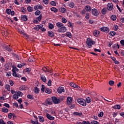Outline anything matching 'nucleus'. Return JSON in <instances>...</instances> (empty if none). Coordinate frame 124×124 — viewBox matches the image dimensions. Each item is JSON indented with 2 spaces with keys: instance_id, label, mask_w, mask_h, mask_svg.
Listing matches in <instances>:
<instances>
[{
  "instance_id": "1",
  "label": "nucleus",
  "mask_w": 124,
  "mask_h": 124,
  "mask_svg": "<svg viewBox=\"0 0 124 124\" xmlns=\"http://www.w3.org/2000/svg\"><path fill=\"white\" fill-rule=\"evenodd\" d=\"M64 99V97L63 96H61L58 98L56 96L52 97V100L54 102V104H59V103H61Z\"/></svg>"
},
{
  "instance_id": "42",
  "label": "nucleus",
  "mask_w": 124,
  "mask_h": 124,
  "mask_svg": "<svg viewBox=\"0 0 124 124\" xmlns=\"http://www.w3.org/2000/svg\"><path fill=\"white\" fill-rule=\"evenodd\" d=\"M70 86H71V87H73V88H77V87H78L76 84L72 82L70 83Z\"/></svg>"
},
{
  "instance_id": "33",
  "label": "nucleus",
  "mask_w": 124,
  "mask_h": 124,
  "mask_svg": "<svg viewBox=\"0 0 124 124\" xmlns=\"http://www.w3.org/2000/svg\"><path fill=\"white\" fill-rule=\"evenodd\" d=\"M110 19L112 21H116V20H117V16L115 15H112L110 16Z\"/></svg>"
},
{
  "instance_id": "52",
  "label": "nucleus",
  "mask_w": 124,
  "mask_h": 124,
  "mask_svg": "<svg viewBox=\"0 0 124 124\" xmlns=\"http://www.w3.org/2000/svg\"><path fill=\"white\" fill-rule=\"evenodd\" d=\"M85 18L86 19V20H89V19H90V14L89 13H86Z\"/></svg>"
},
{
  "instance_id": "31",
  "label": "nucleus",
  "mask_w": 124,
  "mask_h": 124,
  "mask_svg": "<svg viewBox=\"0 0 124 124\" xmlns=\"http://www.w3.org/2000/svg\"><path fill=\"white\" fill-rule=\"evenodd\" d=\"M39 122L40 123H43L44 122V118L42 116H38Z\"/></svg>"
},
{
  "instance_id": "27",
  "label": "nucleus",
  "mask_w": 124,
  "mask_h": 124,
  "mask_svg": "<svg viewBox=\"0 0 124 124\" xmlns=\"http://www.w3.org/2000/svg\"><path fill=\"white\" fill-rule=\"evenodd\" d=\"M56 26L58 27V28L61 29V28L63 26V24L62 22H57L56 23Z\"/></svg>"
},
{
  "instance_id": "32",
  "label": "nucleus",
  "mask_w": 124,
  "mask_h": 124,
  "mask_svg": "<svg viewBox=\"0 0 124 124\" xmlns=\"http://www.w3.org/2000/svg\"><path fill=\"white\" fill-rule=\"evenodd\" d=\"M68 5L71 8H73L75 6V4L73 2H70Z\"/></svg>"
},
{
  "instance_id": "28",
  "label": "nucleus",
  "mask_w": 124,
  "mask_h": 124,
  "mask_svg": "<svg viewBox=\"0 0 124 124\" xmlns=\"http://www.w3.org/2000/svg\"><path fill=\"white\" fill-rule=\"evenodd\" d=\"M66 35L67 37H69V38H72V34H71L69 31L66 32Z\"/></svg>"
},
{
  "instance_id": "64",
  "label": "nucleus",
  "mask_w": 124,
  "mask_h": 124,
  "mask_svg": "<svg viewBox=\"0 0 124 124\" xmlns=\"http://www.w3.org/2000/svg\"><path fill=\"white\" fill-rule=\"evenodd\" d=\"M0 124H6V123L4 122L2 119H0Z\"/></svg>"
},
{
  "instance_id": "47",
  "label": "nucleus",
  "mask_w": 124,
  "mask_h": 124,
  "mask_svg": "<svg viewBox=\"0 0 124 124\" xmlns=\"http://www.w3.org/2000/svg\"><path fill=\"white\" fill-rule=\"evenodd\" d=\"M62 23H63L64 24H66L67 20L64 17H62Z\"/></svg>"
},
{
  "instance_id": "36",
  "label": "nucleus",
  "mask_w": 124,
  "mask_h": 124,
  "mask_svg": "<svg viewBox=\"0 0 124 124\" xmlns=\"http://www.w3.org/2000/svg\"><path fill=\"white\" fill-rule=\"evenodd\" d=\"M13 98L15 100H17V99L19 98V96L17 95V94H15L13 95Z\"/></svg>"
},
{
  "instance_id": "7",
  "label": "nucleus",
  "mask_w": 124,
  "mask_h": 124,
  "mask_svg": "<svg viewBox=\"0 0 124 124\" xmlns=\"http://www.w3.org/2000/svg\"><path fill=\"white\" fill-rule=\"evenodd\" d=\"M57 92L58 93H64V87H59L57 89Z\"/></svg>"
},
{
  "instance_id": "43",
  "label": "nucleus",
  "mask_w": 124,
  "mask_h": 124,
  "mask_svg": "<svg viewBox=\"0 0 124 124\" xmlns=\"http://www.w3.org/2000/svg\"><path fill=\"white\" fill-rule=\"evenodd\" d=\"M41 13V12L40 11H39V10H37L35 12V13H34V14H35V15L36 16H39V15H40V14Z\"/></svg>"
},
{
  "instance_id": "44",
  "label": "nucleus",
  "mask_w": 124,
  "mask_h": 124,
  "mask_svg": "<svg viewBox=\"0 0 124 124\" xmlns=\"http://www.w3.org/2000/svg\"><path fill=\"white\" fill-rule=\"evenodd\" d=\"M48 28L49 30H53V28H54V25L52 23H49L48 24Z\"/></svg>"
},
{
  "instance_id": "35",
  "label": "nucleus",
  "mask_w": 124,
  "mask_h": 124,
  "mask_svg": "<svg viewBox=\"0 0 124 124\" xmlns=\"http://www.w3.org/2000/svg\"><path fill=\"white\" fill-rule=\"evenodd\" d=\"M112 108H113V109H118L119 110H120V109H121V106H120L119 105H116L114 106Z\"/></svg>"
},
{
  "instance_id": "24",
  "label": "nucleus",
  "mask_w": 124,
  "mask_h": 124,
  "mask_svg": "<svg viewBox=\"0 0 124 124\" xmlns=\"http://www.w3.org/2000/svg\"><path fill=\"white\" fill-rule=\"evenodd\" d=\"M41 79L42 80V81L45 82H46L47 78H46V77H45V75H42L41 76Z\"/></svg>"
},
{
  "instance_id": "14",
  "label": "nucleus",
  "mask_w": 124,
  "mask_h": 124,
  "mask_svg": "<svg viewBox=\"0 0 124 124\" xmlns=\"http://www.w3.org/2000/svg\"><path fill=\"white\" fill-rule=\"evenodd\" d=\"M73 101V98L71 97H68L67 98V104H70V103H72V101Z\"/></svg>"
},
{
  "instance_id": "54",
  "label": "nucleus",
  "mask_w": 124,
  "mask_h": 124,
  "mask_svg": "<svg viewBox=\"0 0 124 124\" xmlns=\"http://www.w3.org/2000/svg\"><path fill=\"white\" fill-rule=\"evenodd\" d=\"M6 12L8 15H10V13H11V10L10 9H7L6 10Z\"/></svg>"
},
{
  "instance_id": "51",
  "label": "nucleus",
  "mask_w": 124,
  "mask_h": 124,
  "mask_svg": "<svg viewBox=\"0 0 124 124\" xmlns=\"http://www.w3.org/2000/svg\"><path fill=\"white\" fill-rule=\"evenodd\" d=\"M27 97L29 99H33V95H32L28 94L27 95Z\"/></svg>"
},
{
  "instance_id": "37",
  "label": "nucleus",
  "mask_w": 124,
  "mask_h": 124,
  "mask_svg": "<svg viewBox=\"0 0 124 124\" xmlns=\"http://www.w3.org/2000/svg\"><path fill=\"white\" fill-rule=\"evenodd\" d=\"M74 115L75 116H82V115H83V113L82 112H74Z\"/></svg>"
},
{
  "instance_id": "30",
  "label": "nucleus",
  "mask_w": 124,
  "mask_h": 124,
  "mask_svg": "<svg viewBox=\"0 0 124 124\" xmlns=\"http://www.w3.org/2000/svg\"><path fill=\"white\" fill-rule=\"evenodd\" d=\"M27 10L29 12H32L33 11V8L29 6L27 7Z\"/></svg>"
},
{
  "instance_id": "46",
  "label": "nucleus",
  "mask_w": 124,
  "mask_h": 124,
  "mask_svg": "<svg viewBox=\"0 0 124 124\" xmlns=\"http://www.w3.org/2000/svg\"><path fill=\"white\" fill-rule=\"evenodd\" d=\"M109 86H114V84H115V82L113 80H110L108 82Z\"/></svg>"
},
{
  "instance_id": "50",
  "label": "nucleus",
  "mask_w": 124,
  "mask_h": 124,
  "mask_svg": "<svg viewBox=\"0 0 124 124\" xmlns=\"http://www.w3.org/2000/svg\"><path fill=\"white\" fill-rule=\"evenodd\" d=\"M25 72H31V68H26L25 69Z\"/></svg>"
},
{
  "instance_id": "48",
  "label": "nucleus",
  "mask_w": 124,
  "mask_h": 124,
  "mask_svg": "<svg viewBox=\"0 0 124 124\" xmlns=\"http://www.w3.org/2000/svg\"><path fill=\"white\" fill-rule=\"evenodd\" d=\"M103 115H104L103 111H101L98 114V116L99 118H102L103 117Z\"/></svg>"
},
{
  "instance_id": "58",
  "label": "nucleus",
  "mask_w": 124,
  "mask_h": 124,
  "mask_svg": "<svg viewBox=\"0 0 124 124\" xmlns=\"http://www.w3.org/2000/svg\"><path fill=\"white\" fill-rule=\"evenodd\" d=\"M26 11H27V9L26 8H22L21 9V12L25 14L26 13Z\"/></svg>"
},
{
  "instance_id": "39",
  "label": "nucleus",
  "mask_w": 124,
  "mask_h": 124,
  "mask_svg": "<svg viewBox=\"0 0 124 124\" xmlns=\"http://www.w3.org/2000/svg\"><path fill=\"white\" fill-rule=\"evenodd\" d=\"M49 69V67H43L42 68V70H43V71H44V72H45L46 73L48 72V70Z\"/></svg>"
},
{
  "instance_id": "3",
  "label": "nucleus",
  "mask_w": 124,
  "mask_h": 124,
  "mask_svg": "<svg viewBox=\"0 0 124 124\" xmlns=\"http://www.w3.org/2000/svg\"><path fill=\"white\" fill-rule=\"evenodd\" d=\"M78 103H79V104H80V105H82V106H87V103H86V100L84 99H78Z\"/></svg>"
},
{
  "instance_id": "13",
  "label": "nucleus",
  "mask_w": 124,
  "mask_h": 124,
  "mask_svg": "<svg viewBox=\"0 0 124 124\" xmlns=\"http://www.w3.org/2000/svg\"><path fill=\"white\" fill-rule=\"evenodd\" d=\"M85 10L87 12H91V11H92V7H91V6L87 5L85 6Z\"/></svg>"
},
{
  "instance_id": "6",
  "label": "nucleus",
  "mask_w": 124,
  "mask_h": 124,
  "mask_svg": "<svg viewBox=\"0 0 124 124\" xmlns=\"http://www.w3.org/2000/svg\"><path fill=\"white\" fill-rule=\"evenodd\" d=\"M51 98H47L46 100L45 103L46 105H52L53 103Z\"/></svg>"
},
{
  "instance_id": "11",
  "label": "nucleus",
  "mask_w": 124,
  "mask_h": 124,
  "mask_svg": "<svg viewBox=\"0 0 124 124\" xmlns=\"http://www.w3.org/2000/svg\"><path fill=\"white\" fill-rule=\"evenodd\" d=\"M93 34L94 36L97 37V36L100 34V32H99V31L98 30H94L93 31Z\"/></svg>"
},
{
  "instance_id": "2",
  "label": "nucleus",
  "mask_w": 124,
  "mask_h": 124,
  "mask_svg": "<svg viewBox=\"0 0 124 124\" xmlns=\"http://www.w3.org/2000/svg\"><path fill=\"white\" fill-rule=\"evenodd\" d=\"M86 44L88 46V48H92V47H93V45H94V44H95V42L93 41L92 39L88 38L86 41Z\"/></svg>"
},
{
  "instance_id": "61",
  "label": "nucleus",
  "mask_w": 124,
  "mask_h": 124,
  "mask_svg": "<svg viewBox=\"0 0 124 124\" xmlns=\"http://www.w3.org/2000/svg\"><path fill=\"white\" fill-rule=\"evenodd\" d=\"M3 106L6 107V108H10V106L8 103H4Z\"/></svg>"
},
{
  "instance_id": "17",
  "label": "nucleus",
  "mask_w": 124,
  "mask_h": 124,
  "mask_svg": "<svg viewBox=\"0 0 124 124\" xmlns=\"http://www.w3.org/2000/svg\"><path fill=\"white\" fill-rule=\"evenodd\" d=\"M47 35L50 37H54V36H55V34H54V32L52 31H49L47 32Z\"/></svg>"
},
{
  "instance_id": "22",
  "label": "nucleus",
  "mask_w": 124,
  "mask_h": 124,
  "mask_svg": "<svg viewBox=\"0 0 124 124\" xmlns=\"http://www.w3.org/2000/svg\"><path fill=\"white\" fill-rule=\"evenodd\" d=\"M70 109H73L75 107V104L72 103L67 104Z\"/></svg>"
},
{
  "instance_id": "12",
  "label": "nucleus",
  "mask_w": 124,
  "mask_h": 124,
  "mask_svg": "<svg viewBox=\"0 0 124 124\" xmlns=\"http://www.w3.org/2000/svg\"><path fill=\"white\" fill-rule=\"evenodd\" d=\"M43 7V6L41 4H38L34 6V9H35V10H38V9H42Z\"/></svg>"
},
{
  "instance_id": "4",
  "label": "nucleus",
  "mask_w": 124,
  "mask_h": 124,
  "mask_svg": "<svg viewBox=\"0 0 124 124\" xmlns=\"http://www.w3.org/2000/svg\"><path fill=\"white\" fill-rule=\"evenodd\" d=\"M92 14L93 15V16H96V17H97V16H98L99 15L98 13V11L95 8H93L92 10Z\"/></svg>"
},
{
  "instance_id": "34",
  "label": "nucleus",
  "mask_w": 124,
  "mask_h": 124,
  "mask_svg": "<svg viewBox=\"0 0 124 124\" xmlns=\"http://www.w3.org/2000/svg\"><path fill=\"white\" fill-rule=\"evenodd\" d=\"M50 10L51 11H53V12H55V13H56V12H58L59 11V10L58 9L55 8V7H52L50 8Z\"/></svg>"
},
{
  "instance_id": "59",
  "label": "nucleus",
  "mask_w": 124,
  "mask_h": 124,
  "mask_svg": "<svg viewBox=\"0 0 124 124\" xmlns=\"http://www.w3.org/2000/svg\"><path fill=\"white\" fill-rule=\"evenodd\" d=\"M109 34L111 35V36H114L116 34V32L115 31H110L109 32Z\"/></svg>"
},
{
  "instance_id": "57",
  "label": "nucleus",
  "mask_w": 124,
  "mask_h": 124,
  "mask_svg": "<svg viewBox=\"0 0 124 124\" xmlns=\"http://www.w3.org/2000/svg\"><path fill=\"white\" fill-rule=\"evenodd\" d=\"M31 124H41L38 123V122H37V121H33V120H31Z\"/></svg>"
},
{
  "instance_id": "18",
  "label": "nucleus",
  "mask_w": 124,
  "mask_h": 124,
  "mask_svg": "<svg viewBox=\"0 0 124 124\" xmlns=\"http://www.w3.org/2000/svg\"><path fill=\"white\" fill-rule=\"evenodd\" d=\"M59 11L61 13H65L66 12V9L64 7H61L59 8Z\"/></svg>"
},
{
  "instance_id": "20",
  "label": "nucleus",
  "mask_w": 124,
  "mask_h": 124,
  "mask_svg": "<svg viewBox=\"0 0 124 124\" xmlns=\"http://www.w3.org/2000/svg\"><path fill=\"white\" fill-rule=\"evenodd\" d=\"M41 28H42L41 25H38L34 28V30H35V31H38L39 30L41 29Z\"/></svg>"
},
{
  "instance_id": "38",
  "label": "nucleus",
  "mask_w": 124,
  "mask_h": 124,
  "mask_svg": "<svg viewBox=\"0 0 124 124\" xmlns=\"http://www.w3.org/2000/svg\"><path fill=\"white\" fill-rule=\"evenodd\" d=\"M2 112H3V113H8V109L6 108H2Z\"/></svg>"
},
{
  "instance_id": "10",
  "label": "nucleus",
  "mask_w": 124,
  "mask_h": 124,
  "mask_svg": "<svg viewBox=\"0 0 124 124\" xmlns=\"http://www.w3.org/2000/svg\"><path fill=\"white\" fill-rule=\"evenodd\" d=\"M21 20H22V21H24V22H27L28 21V16L21 15Z\"/></svg>"
},
{
  "instance_id": "49",
  "label": "nucleus",
  "mask_w": 124,
  "mask_h": 124,
  "mask_svg": "<svg viewBox=\"0 0 124 124\" xmlns=\"http://www.w3.org/2000/svg\"><path fill=\"white\" fill-rule=\"evenodd\" d=\"M17 94L18 95V96H23V93L18 91L16 92Z\"/></svg>"
},
{
  "instance_id": "41",
  "label": "nucleus",
  "mask_w": 124,
  "mask_h": 124,
  "mask_svg": "<svg viewBox=\"0 0 124 124\" xmlns=\"http://www.w3.org/2000/svg\"><path fill=\"white\" fill-rule=\"evenodd\" d=\"M41 26L42 27V28H40L41 31H42V32L46 31V28L43 27V25H41Z\"/></svg>"
},
{
  "instance_id": "40",
  "label": "nucleus",
  "mask_w": 124,
  "mask_h": 124,
  "mask_svg": "<svg viewBox=\"0 0 124 124\" xmlns=\"http://www.w3.org/2000/svg\"><path fill=\"white\" fill-rule=\"evenodd\" d=\"M39 89L37 87L34 88V92L35 93H39Z\"/></svg>"
},
{
  "instance_id": "53",
  "label": "nucleus",
  "mask_w": 124,
  "mask_h": 124,
  "mask_svg": "<svg viewBox=\"0 0 124 124\" xmlns=\"http://www.w3.org/2000/svg\"><path fill=\"white\" fill-rule=\"evenodd\" d=\"M42 19V15H40L39 16H38L37 17V20H38V21H41V19Z\"/></svg>"
},
{
  "instance_id": "45",
  "label": "nucleus",
  "mask_w": 124,
  "mask_h": 124,
  "mask_svg": "<svg viewBox=\"0 0 124 124\" xmlns=\"http://www.w3.org/2000/svg\"><path fill=\"white\" fill-rule=\"evenodd\" d=\"M41 91L42 93H44V92H45V85H42Z\"/></svg>"
},
{
  "instance_id": "25",
  "label": "nucleus",
  "mask_w": 124,
  "mask_h": 124,
  "mask_svg": "<svg viewBox=\"0 0 124 124\" xmlns=\"http://www.w3.org/2000/svg\"><path fill=\"white\" fill-rule=\"evenodd\" d=\"M26 64H27L26 63H19L17 64V67H18V68H22V67L25 66Z\"/></svg>"
},
{
  "instance_id": "15",
  "label": "nucleus",
  "mask_w": 124,
  "mask_h": 124,
  "mask_svg": "<svg viewBox=\"0 0 124 124\" xmlns=\"http://www.w3.org/2000/svg\"><path fill=\"white\" fill-rule=\"evenodd\" d=\"M19 90L21 91H27V90H28V87L26 85H23L19 87Z\"/></svg>"
},
{
  "instance_id": "23",
  "label": "nucleus",
  "mask_w": 124,
  "mask_h": 124,
  "mask_svg": "<svg viewBox=\"0 0 124 124\" xmlns=\"http://www.w3.org/2000/svg\"><path fill=\"white\" fill-rule=\"evenodd\" d=\"M107 12V8H104L101 10V13L103 14V15H105Z\"/></svg>"
},
{
  "instance_id": "21",
  "label": "nucleus",
  "mask_w": 124,
  "mask_h": 124,
  "mask_svg": "<svg viewBox=\"0 0 124 124\" xmlns=\"http://www.w3.org/2000/svg\"><path fill=\"white\" fill-rule=\"evenodd\" d=\"M4 51H7V52H11V49L8 46H5L3 48Z\"/></svg>"
},
{
  "instance_id": "26",
  "label": "nucleus",
  "mask_w": 124,
  "mask_h": 124,
  "mask_svg": "<svg viewBox=\"0 0 124 124\" xmlns=\"http://www.w3.org/2000/svg\"><path fill=\"white\" fill-rule=\"evenodd\" d=\"M45 93H46L50 94L51 93H52V90H51L50 88H46Z\"/></svg>"
},
{
  "instance_id": "56",
  "label": "nucleus",
  "mask_w": 124,
  "mask_h": 124,
  "mask_svg": "<svg viewBox=\"0 0 124 124\" xmlns=\"http://www.w3.org/2000/svg\"><path fill=\"white\" fill-rule=\"evenodd\" d=\"M47 85L48 87H51V86H52V80H51V79L48 80Z\"/></svg>"
},
{
  "instance_id": "9",
  "label": "nucleus",
  "mask_w": 124,
  "mask_h": 124,
  "mask_svg": "<svg viewBox=\"0 0 124 124\" xmlns=\"http://www.w3.org/2000/svg\"><path fill=\"white\" fill-rule=\"evenodd\" d=\"M107 9L109 11H111L113 9V4L112 3H109L108 4Z\"/></svg>"
},
{
  "instance_id": "5",
  "label": "nucleus",
  "mask_w": 124,
  "mask_h": 124,
  "mask_svg": "<svg viewBox=\"0 0 124 124\" xmlns=\"http://www.w3.org/2000/svg\"><path fill=\"white\" fill-rule=\"evenodd\" d=\"M100 31H104V32H106V33H108V32L110 31V29L106 27H102L100 28Z\"/></svg>"
},
{
  "instance_id": "55",
  "label": "nucleus",
  "mask_w": 124,
  "mask_h": 124,
  "mask_svg": "<svg viewBox=\"0 0 124 124\" xmlns=\"http://www.w3.org/2000/svg\"><path fill=\"white\" fill-rule=\"evenodd\" d=\"M113 29H114V30L115 31H117V30H119V26H117V25H114L113 26Z\"/></svg>"
},
{
  "instance_id": "63",
  "label": "nucleus",
  "mask_w": 124,
  "mask_h": 124,
  "mask_svg": "<svg viewBox=\"0 0 124 124\" xmlns=\"http://www.w3.org/2000/svg\"><path fill=\"white\" fill-rule=\"evenodd\" d=\"M92 124H99V123L96 121H93L91 122Z\"/></svg>"
},
{
  "instance_id": "62",
  "label": "nucleus",
  "mask_w": 124,
  "mask_h": 124,
  "mask_svg": "<svg viewBox=\"0 0 124 124\" xmlns=\"http://www.w3.org/2000/svg\"><path fill=\"white\" fill-rule=\"evenodd\" d=\"M82 124H92L89 121H83Z\"/></svg>"
},
{
  "instance_id": "60",
  "label": "nucleus",
  "mask_w": 124,
  "mask_h": 124,
  "mask_svg": "<svg viewBox=\"0 0 124 124\" xmlns=\"http://www.w3.org/2000/svg\"><path fill=\"white\" fill-rule=\"evenodd\" d=\"M51 5H52V6H56V2L55 1H51L50 2Z\"/></svg>"
},
{
  "instance_id": "16",
  "label": "nucleus",
  "mask_w": 124,
  "mask_h": 124,
  "mask_svg": "<svg viewBox=\"0 0 124 124\" xmlns=\"http://www.w3.org/2000/svg\"><path fill=\"white\" fill-rule=\"evenodd\" d=\"M46 118L48 120H50L51 121H53V120L55 119V117H54L53 116H52V115L49 114L48 113H46Z\"/></svg>"
},
{
  "instance_id": "19",
  "label": "nucleus",
  "mask_w": 124,
  "mask_h": 124,
  "mask_svg": "<svg viewBox=\"0 0 124 124\" xmlns=\"http://www.w3.org/2000/svg\"><path fill=\"white\" fill-rule=\"evenodd\" d=\"M60 30L61 32H65L66 31H67V29H66V27H65L64 26H62V27L60 28Z\"/></svg>"
},
{
  "instance_id": "29",
  "label": "nucleus",
  "mask_w": 124,
  "mask_h": 124,
  "mask_svg": "<svg viewBox=\"0 0 124 124\" xmlns=\"http://www.w3.org/2000/svg\"><path fill=\"white\" fill-rule=\"evenodd\" d=\"M86 103H91L92 102V100L90 97H87L85 100Z\"/></svg>"
},
{
  "instance_id": "8",
  "label": "nucleus",
  "mask_w": 124,
  "mask_h": 124,
  "mask_svg": "<svg viewBox=\"0 0 124 124\" xmlns=\"http://www.w3.org/2000/svg\"><path fill=\"white\" fill-rule=\"evenodd\" d=\"M13 76H14V77H16L17 78H21V77H22V76L19 74H17L16 73V71H13Z\"/></svg>"
}]
</instances>
